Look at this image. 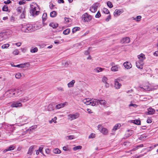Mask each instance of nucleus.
I'll use <instances>...</instances> for the list:
<instances>
[{
    "mask_svg": "<svg viewBox=\"0 0 158 158\" xmlns=\"http://www.w3.org/2000/svg\"><path fill=\"white\" fill-rule=\"evenodd\" d=\"M104 70V68H102L100 67H97L95 68L94 69L95 71H96L98 73L102 72Z\"/></svg>",
    "mask_w": 158,
    "mask_h": 158,
    "instance_id": "7c9ffc66",
    "label": "nucleus"
},
{
    "mask_svg": "<svg viewBox=\"0 0 158 158\" xmlns=\"http://www.w3.org/2000/svg\"><path fill=\"white\" fill-rule=\"evenodd\" d=\"M34 28L32 25L31 24H22L21 27V30L23 32L28 33L34 30Z\"/></svg>",
    "mask_w": 158,
    "mask_h": 158,
    "instance_id": "f03ea898",
    "label": "nucleus"
},
{
    "mask_svg": "<svg viewBox=\"0 0 158 158\" xmlns=\"http://www.w3.org/2000/svg\"><path fill=\"white\" fill-rule=\"evenodd\" d=\"M14 92L15 93L14 96L16 97L19 96L21 94L22 91L21 90L19 89H14Z\"/></svg>",
    "mask_w": 158,
    "mask_h": 158,
    "instance_id": "4468645a",
    "label": "nucleus"
},
{
    "mask_svg": "<svg viewBox=\"0 0 158 158\" xmlns=\"http://www.w3.org/2000/svg\"><path fill=\"white\" fill-rule=\"evenodd\" d=\"M132 122L135 124L139 125L140 124V121L139 120L135 119Z\"/></svg>",
    "mask_w": 158,
    "mask_h": 158,
    "instance_id": "2f4dec72",
    "label": "nucleus"
},
{
    "mask_svg": "<svg viewBox=\"0 0 158 158\" xmlns=\"http://www.w3.org/2000/svg\"><path fill=\"white\" fill-rule=\"evenodd\" d=\"M22 9L23 8L22 7H19L16 10L18 12L20 13L22 12Z\"/></svg>",
    "mask_w": 158,
    "mask_h": 158,
    "instance_id": "3c124183",
    "label": "nucleus"
},
{
    "mask_svg": "<svg viewBox=\"0 0 158 158\" xmlns=\"http://www.w3.org/2000/svg\"><path fill=\"white\" fill-rule=\"evenodd\" d=\"M57 119V118L56 117H55L54 118L52 119L49 121V122L50 123H52L53 122L54 123H56V120Z\"/></svg>",
    "mask_w": 158,
    "mask_h": 158,
    "instance_id": "58836bf2",
    "label": "nucleus"
},
{
    "mask_svg": "<svg viewBox=\"0 0 158 158\" xmlns=\"http://www.w3.org/2000/svg\"><path fill=\"white\" fill-rule=\"evenodd\" d=\"M9 46V44H6L3 45L2 46V48L3 49L6 48H8Z\"/></svg>",
    "mask_w": 158,
    "mask_h": 158,
    "instance_id": "de8ad7c7",
    "label": "nucleus"
},
{
    "mask_svg": "<svg viewBox=\"0 0 158 158\" xmlns=\"http://www.w3.org/2000/svg\"><path fill=\"white\" fill-rule=\"evenodd\" d=\"M98 104V99H92L91 100L90 105L92 106H95Z\"/></svg>",
    "mask_w": 158,
    "mask_h": 158,
    "instance_id": "1a4fd4ad",
    "label": "nucleus"
},
{
    "mask_svg": "<svg viewBox=\"0 0 158 158\" xmlns=\"http://www.w3.org/2000/svg\"><path fill=\"white\" fill-rule=\"evenodd\" d=\"M136 65L138 69H141L143 68V63L142 62L137 61L136 63Z\"/></svg>",
    "mask_w": 158,
    "mask_h": 158,
    "instance_id": "9b49d317",
    "label": "nucleus"
},
{
    "mask_svg": "<svg viewBox=\"0 0 158 158\" xmlns=\"http://www.w3.org/2000/svg\"><path fill=\"white\" fill-rule=\"evenodd\" d=\"M129 106H133L134 107H137V105L135 104H131L129 105Z\"/></svg>",
    "mask_w": 158,
    "mask_h": 158,
    "instance_id": "6e6d98bb",
    "label": "nucleus"
},
{
    "mask_svg": "<svg viewBox=\"0 0 158 158\" xmlns=\"http://www.w3.org/2000/svg\"><path fill=\"white\" fill-rule=\"evenodd\" d=\"M128 133L127 134L128 137L132 135L133 133V131L131 130H127Z\"/></svg>",
    "mask_w": 158,
    "mask_h": 158,
    "instance_id": "a18cd8bd",
    "label": "nucleus"
},
{
    "mask_svg": "<svg viewBox=\"0 0 158 158\" xmlns=\"http://www.w3.org/2000/svg\"><path fill=\"white\" fill-rule=\"evenodd\" d=\"M57 13L56 11H53L50 13V16L51 17H54L56 16Z\"/></svg>",
    "mask_w": 158,
    "mask_h": 158,
    "instance_id": "c85d7f7f",
    "label": "nucleus"
},
{
    "mask_svg": "<svg viewBox=\"0 0 158 158\" xmlns=\"http://www.w3.org/2000/svg\"><path fill=\"white\" fill-rule=\"evenodd\" d=\"M141 16L140 15H139L137 16L136 18H133V19L136 20L137 22H139L141 20Z\"/></svg>",
    "mask_w": 158,
    "mask_h": 158,
    "instance_id": "c756f323",
    "label": "nucleus"
},
{
    "mask_svg": "<svg viewBox=\"0 0 158 158\" xmlns=\"http://www.w3.org/2000/svg\"><path fill=\"white\" fill-rule=\"evenodd\" d=\"M42 19L43 21H44L47 18V14L46 13H44L42 16Z\"/></svg>",
    "mask_w": 158,
    "mask_h": 158,
    "instance_id": "e433bc0d",
    "label": "nucleus"
},
{
    "mask_svg": "<svg viewBox=\"0 0 158 158\" xmlns=\"http://www.w3.org/2000/svg\"><path fill=\"white\" fill-rule=\"evenodd\" d=\"M107 5L110 8H111L113 7V5L112 3L109 1L107 2Z\"/></svg>",
    "mask_w": 158,
    "mask_h": 158,
    "instance_id": "09e8293b",
    "label": "nucleus"
},
{
    "mask_svg": "<svg viewBox=\"0 0 158 158\" xmlns=\"http://www.w3.org/2000/svg\"><path fill=\"white\" fill-rule=\"evenodd\" d=\"M64 20L66 22L68 23L69 22L70 19L69 18H64Z\"/></svg>",
    "mask_w": 158,
    "mask_h": 158,
    "instance_id": "338daca9",
    "label": "nucleus"
},
{
    "mask_svg": "<svg viewBox=\"0 0 158 158\" xmlns=\"http://www.w3.org/2000/svg\"><path fill=\"white\" fill-rule=\"evenodd\" d=\"M58 24L56 23H51L49 24V26L52 27L53 28H55L58 26Z\"/></svg>",
    "mask_w": 158,
    "mask_h": 158,
    "instance_id": "412c9836",
    "label": "nucleus"
},
{
    "mask_svg": "<svg viewBox=\"0 0 158 158\" xmlns=\"http://www.w3.org/2000/svg\"><path fill=\"white\" fill-rule=\"evenodd\" d=\"M84 44V42H81V43H78L77 45L78 47L80 46V48H81L82 47V46H83ZM78 48H79V47H78Z\"/></svg>",
    "mask_w": 158,
    "mask_h": 158,
    "instance_id": "37998d69",
    "label": "nucleus"
},
{
    "mask_svg": "<svg viewBox=\"0 0 158 158\" xmlns=\"http://www.w3.org/2000/svg\"><path fill=\"white\" fill-rule=\"evenodd\" d=\"M26 65L25 64H18L16 65L15 66V67H18V68H24L25 66Z\"/></svg>",
    "mask_w": 158,
    "mask_h": 158,
    "instance_id": "a19ab883",
    "label": "nucleus"
},
{
    "mask_svg": "<svg viewBox=\"0 0 158 158\" xmlns=\"http://www.w3.org/2000/svg\"><path fill=\"white\" fill-rule=\"evenodd\" d=\"M111 19V16L110 15H108L106 19V20L107 22H108Z\"/></svg>",
    "mask_w": 158,
    "mask_h": 158,
    "instance_id": "bf43d9fd",
    "label": "nucleus"
},
{
    "mask_svg": "<svg viewBox=\"0 0 158 158\" xmlns=\"http://www.w3.org/2000/svg\"><path fill=\"white\" fill-rule=\"evenodd\" d=\"M118 65H115L114 66H112L111 68V70L114 72L117 71L118 70Z\"/></svg>",
    "mask_w": 158,
    "mask_h": 158,
    "instance_id": "4be33fe9",
    "label": "nucleus"
},
{
    "mask_svg": "<svg viewBox=\"0 0 158 158\" xmlns=\"http://www.w3.org/2000/svg\"><path fill=\"white\" fill-rule=\"evenodd\" d=\"M70 32V30L69 29H67L64 30L63 32V33L64 35H67L69 34Z\"/></svg>",
    "mask_w": 158,
    "mask_h": 158,
    "instance_id": "4c0bfd02",
    "label": "nucleus"
},
{
    "mask_svg": "<svg viewBox=\"0 0 158 158\" xmlns=\"http://www.w3.org/2000/svg\"><path fill=\"white\" fill-rule=\"evenodd\" d=\"M138 57L139 59V61L143 62V60L145 59V55L143 53H141L140 55H138Z\"/></svg>",
    "mask_w": 158,
    "mask_h": 158,
    "instance_id": "2eb2a0df",
    "label": "nucleus"
},
{
    "mask_svg": "<svg viewBox=\"0 0 158 158\" xmlns=\"http://www.w3.org/2000/svg\"><path fill=\"white\" fill-rule=\"evenodd\" d=\"M98 129L104 135H106L108 133V131L107 129L103 127L101 125H99L98 126Z\"/></svg>",
    "mask_w": 158,
    "mask_h": 158,
    "instance_id": "20e7f679",
    "label": "nucleus"
},
{
    "mask_svg": "<svg viewBox=\"0 0 158 158\" xmlns=\"http://www.w3.org/2000/svg\"><path fill=\"white\" fill-rule=\"evenodd\" d=\"M24 76V75L22 74H21V73H17L15 75V77L16 78L19 79L21 77Z\"/></svg>",
    "mask_w": 158,
    "mask_h": 158,
    "instance_id": "cd10ccee",
    "label": "nucleus"
},
{
    "mask_svg": "<svg viewBox=\"0 0 158 158\" xmlns=\"http://www.w3.org/2000/svg\"><path fill=\"white\" fill-rule=\"evenodd\" d=\"M75 82V81L74 80H72L67 85L68 87L70 88L73 87Z\"/></svg>",
    "mask_w": 158,
    "mask_h": 158,
    "instance_id": "393cba45",
    "label": "nucleus"
},
{
    "mask_svg": "<svg viewBox=\"0 0 158 158\" xmlns=\"http://www.w3.org/2000/svg\"><path fill=\"white\" fill-rule=\"evenodd\" d=\"M68 119L72 120L78 118L79 117V115L78 113H76L75 114H70L68 115Z\"/></svg>",
    "mask_w": 158,
    "mask_h": 158,
    "instance_id": "423d86ee",
    "label": "nucleus"
},
{
    "mask_svg": "<svg viewBox=\"0 0 158 158\" xmlns=\"http://www.w3.org/2000/svg\"><path fill=\"white\" fill-rule=\"evenodd\" d=\"M101 16V14L100 12L98 11L97 12V14L95 15V17L96 18H99Z\"/></svg>",
    "mask_w": 158,
    "mask_h": 158,
    "instance_id": "5fc2aeb1",
    "label": "nucleus"
},
{
    "mask_svg": "<svg viewBox=\"0 0 158 158\" xmlns=\"http://www.w3.org/2000/svg\"><path fill=\"white\" fill-rule=\"evenodd\" d=\"M47 109L48 110L51 111L54 110V107L52 105L50 104L48 106Z\"/></svg>",
    "mask_w": 158,
    "mask_h": 158,
    "instance_id": "b1692460",
    "label": "nucleus"
},
{
    "mask_svg": "<svg viewBox=\"0 0 158 158\" xmlns=\"http://www.w3.org/2000/svg\"><path fill=\"white\" fill-rule=\"evenodd\" d=\"M101 105H103L104 106H105L106 105L107 102L106 101L104 100H99L98 99V104Z\"/></svg>",
    "mask_w": 158,
    "mask_h": 158,
    "instance_id": "a211bd4d",
    "label": "nucleus"
},
{
    "mask_svg": "<svg viewBox=\"0 0 158 158\" xmlns=\"http://www.w3.org/2000/svg\"><path fill=\"white\" fill-rule=\"evenodd\" d=\"M154 55L155 56H158V51H156L154 53Z\"/></svg>",
    "mask_w": 158,
    "mask_h": 158,
    "instance_id": "774afa93",
    "label": "nucleus"
},
{
    "mask_svg": "<svg viewBox=\"0 0 158 158\" xmlns=\"http://www.w3.org/2000/svg\"><path fill=\"white\" fill-rule=\"evenodd\" d=\"M91 100L89 98L84 99L83 100V102L87 105H90Z\"/></svg>",
    "mask_w": 158,
    "mask_h": 158,
    "instance_id": "6ab92c4d",
    "label": "nucleus"
},
{
    "mask_svg": "<svg viewBox=\"0 0 158 158\" xmlns=\"http://www.w3.org/2000/svg\"><path fill=\"white\" fill-rule=\"evenodd\" d=\"M147 122L148 123H152V121L151 119H150V118H148V119L147 120Z\"/></svg>",
    "mask_w": 158,
    "mask_h": 158,
    "instance_id": "69168bd1",
    "label": "nucleus"
},
{
    "mask_svg": "<svg viewBox=\"0 0 158 158\" xmlns=\"http://www.w3.org/2000/svg\"><path fill=\"white\" fill-rule=\"evenodd\" d=\"M123 11L120 10L116 9L114 12V15L115 16L117 17L122 14Z\"/></svg>",
    "mask_w": 158,
    "mask_h": 158,
    "instance_id": "dca6fc26",
    "label": "nucleus"
},
{
    "mask_svg": "<svg viewBox=\"0 0 158 158\" xmlns=\"http://www.w3.org/2000/svg\"><path fill=\"white\" fill-rule=\"evenodd\" d=\"M43 149V147H40L39 148L38 150L39 152H40L41 153H42V150Z\"/></svg>",
    "mask_w": 158,
    "mask_h": 158,
    "instance_id": "13d9d810",
    "label": "nucleus"
},
{
    "mask_svg": "<svg viewBox=\"0 0 158 158\" xmlns=\"http://www.w3.org/2000/svg\"><path fill=\"white\" fill-rule=\"evenodd\" d=\"M66 138L67 139H72L75 138V137L73 135H70L66 136Z\"/></svg>",
    "mask_w": 158,
    "mask_h": 158,
    "instance_id": "f704fd0d",
    "label": "nucleus"
},
{
    "mask_svg": "<svg viewBox=\"0 0 158 158\" xmlns=\"http://www.w3.org/2000/svg\"><path fill=\"white\" fill-rule=\"evenodd\" d=\"M45 152L47 154H49L50 153V151L49 149L48 148L45 150Z\"/></svg>",
    "mask_w": 158,
    "mask_h": 158,
    "instance_id": "e2e57ef3",
    "label": "nucleus"
},
{
    "mask_svg": "<svg viewBox=\"0 0 158 158\" xmlns=\"http://www.w3.org/2000/svg\"><path fill=\"white\" fill-rule=\"evenodd\" d=\"M29 100V98L27 97H25L22 98L20 99V101L23 102H25Z\"/></svg>",
    "mask_w": 158,
    "mask_h": 158,
    "instance_id": "ea45409f",
    "label": "nucleus"
},
{
    "mask_svg": "<svg viewBox=\"0 0 158 158\" xmlns=\"http://www.w3.org/2000/svg\"><path fill=\"white\" fill-rule=\"evenodd\" d=\"M82 148V147L81 146H78L75 147L73 148L74 151H75L78 149H81Z\"/></svg>",
    "mask_w": 158,
    "mask_h": 158,
    "instance_id": "c9c22d12",
    "label": "nucleus"
},
{
    "mask_svg": "<svg viewBox=\"0 0 158 158\" xmlns=\"http://www.w3.org/2000/svg\"><path fill=\"white\" fill-rule=\"evenodd\" d=\"M103 11L104 13L106 14H108L109 13V10L106 8H104Z\"/></svg>",
    "mask_w": 158,
    "mask_h": 158,
    "instance_id": "603ef678",
    "label": "nucleus"
},
{
    "mask_svg": "<svg viewBox=\"0 0 158 158\" xmlns=\"http://www.w3.org/2000/svg\"><path fill=\"white\" fill-rule=\"evenodd\" d=\"M130 40L129 37H126L123 38L121 40V42L123 44L128 43L130 42Z\"/></svg>",
    "mask_w": 158,
    "mask_h": 158,
    "instance_id": "f8f14e48",
    "label": "nucleus"
},
{
    "mask_svg": "<svg viewBox=\"0 0 158 158\" xmlns=\"http://www.w3.org/2000/svg\"><path fill=\"white\" fill-rule=\"evenodd\" d=\"M121 85V84L119 83L118 79L115 80L114 81V87L116 89H119Z\"/></svg>",
    "mask_w": 158,
    "mask_h": 158,
    "instance_id": "ddd939ff",
    "label": "nucleus"
},
{
    "mask_svg": "<svg viewBox=\"0 0 158 158\" xmlns=\"http://www.w3.org/2000/svg\"><path fill=\"white\" fill-rule=\"evenodd\" d=\"M121 126L120 124H116L112 130L114 131H115L117 129L119 128Z\"/></svg>",
    "mask_w": 158,
    "mask_h": 158,
    "instance_id": "5701e85b",
    "label": "nucleus"
},
{
    "mask_svg": "<svg viewBox=\"0 0 158 158\" xmlns=\"http://www.w3.org/2000/svg\"><path fill=\"white\" fill-rule=\"evenodd\" d=\"M4 2L5 4H9L11 2L10 0H7V1H5Z\"/></svg>",
    "mask_w": 158,
    "mask_h": 158,
    "instance_id": "680f3d73",
    "label": "nucleus"
},
{
    "mask_svg": "<svg viewBox=\"0 0 158 158\" xmlns=\"http://www.w3.org/2000/svg\"><path fill=\"white\" fill-rule=\"evenodd\" d=\"M82 19L84 22H88L91 20V16L87 13H85L82 16Z\"/></svg>",
    "mask_w": 158,
    "mask_h": 158,
    "instance_id": "7ed1b4c3",
    "label": "nucleus"
},
{
    "mask_svg": "<svg viewBox=\"0 0 158 158\" xmlns=\"http://www.w3.org/2000/svg\"><path fill=\"white\" fill-rule=\"evenodd\" d=\"M99 5L98 3H95L91 6L90 8V11L92 12H95L97 11L98 7Z\"/></svg>",
    "mask_w": 158,
    "mask_h": 158,
    "instance_id": "39448f33",
    "label": "nucleus"
},
{
    "mask_svg": "<svg viewBox=\"0 0 158 158\" xmlns=\"http://www.w3.org/2000/svg\"><path fill=\"white\" fill-rule=\"evenodd\" d=\"M95 137V134L94 133H92L90 134L89 136V138L91 139V138H94Z\"/></svg>",
    "mask_w": 158,
    "mask_h": 158,
    "instance_id": "8fccbe9b",
    "label": "nucleus"
},
{
    "mask_svg": "<svg viewBox=\"0 0 158 158\" xmlns=\"http://www.w3.org/2000/svg\"><path fill=\"white\" fill-rule=\"evenodd\" d=\"M8 7L6 5H4L2 7V10L3 11H8Z\"/></svg>",
    "mask_w": 158,
    "mask_h": 158,
    "instance_id": "c03bdc74",
    "label": "nucleus"
},
{
    "mask_svg": "<svg viewBox=\"0 0 158 158\" xmlns=\"http://www.w3.org/2000/svg\"><path fill=\"white\" fill-rule=\"evenodd\" d=\"M138 149L137 148V146H135L130 151L131 152L134 151H135L137 150Z\"/></svg>",
    "mask_w": 158,
    "mask_h": 158,
    "instance_id": "0e129e2a",
    "label": "nucleus"
},
{
    "mask_svg": "<svg viewBox=\"0 0 158 158\" xmlns=\"http://www.w3.org/2000/svg\"><path fill=\"white\" fill-rule=\"evenodd\" d=\"M22 106V104L21 102H15L11 104V107H18L21 106Z\"/></svg>",
    "mask_w": 158,
    "mask_h": 158,
    "instance_id": "6e6552de",
    "label": "nucleus"
},
{
    "mask_svg": "<svg viewBox=\"0 0 158 158\" xmlns=\"http://www.w3.org/2000/svg\"><path fill=\"white\" fill-rule=\"evenodd\" d=\"M38 51V48L37 47L35 48H32L30 50V52L32 53H35L37 52Z\"/></svg>",
    "mask_w": 158,
    "mask_h": 158,
    "instance_id": "72a5a7b5",
    "label": "nucleus"
},
{
    "mask_svg": "<svg viewBox=\"0 0 158 158\" xmlns=\"http://www.w3.org/2000/svg\"><path fill=\"white\" fill-rule=\"evenodd\" d=\"M65 103H61L59 104L56 106V109H60L64 106Z\"/></svg>",
    "mask_w": 158,
    "mask_h": 158,
    "instance_id": "aec40b11",
    "label": "nucleus"
},
{
    "mask_svg": "<svg viewBox=\"0 0 158 158\" xmlns=\"http://www.w3.org/2000/svg\"><path fill=\"white\" fill-rule=\"evenodd\" d=\"M30 13L33 16L38 15L40 13V9L39 6L36 4L30 5Z\"/></svg>",
    "mask_w": 158,
    "mask_h": 158,
    "instance_id": "f257e3e1",
    "label": "nucleus"
},
{
    "mask_svg": "<svg viewBox=\"0 0 158 158\" xmlns=\"http://www.w3.org/2000/svg\"><path fill=\"white\" fill-rule=\"evenodd\" d=\"M19 53V51L18 50H16L13 52V53L15 55H18Z\"/></svg>",
    "mask_w": 158,
    "mask_h": 158,
    "instance_id": "052dcab7",
    "label": "nucleus"
},
{
    "mask_svg": "<svg viewBox=\"0 0 158 158\" xmlns=\"http://www.w3.org/2000/svg\"><path fill=\"white\" fill-rule=\"evenodd\" d=\"M80 29V28L78 27H74L72 30V31L73 33H74L76 32L77 31H78Z\"/></svg>",
    "mask_w": 158,
    "mask_h": 158,
    "instance_id": "473e14b6",
    "label": "nucleus"
},
{
    "mask_svg": "<svg viewBox=\"0 0 158 158\" xmlns=\"http://www.w3.org/2000/svg\"><path fill=\"white\" fill-rule=\"evenodd\" d=\"M107 80V78L105 77H104L102 79V81L105 83H106V81Z\"/></svg>",
    "mask_w": 158,
    "mask_h": 158,
    "instance_id": "864d4df0",
    "label": "nucleus"
},
{
    "mask_svg": "<svg viewBox=\"0 0 158 158\" xmlns=\"http://www.w3.org/2000/svg\"><path fill=\"white\" fill-rule=\"evenodd\" d=\"M34 149V146H31L29 149L28 151L27 152V154L30 155H31L32 153V151Z\"/></svg>",
    "mask_w": 158,
    "mask_h": 158,
    "instance_id": "a878e982",
    "label": "nucleus"
},
{
    "mask_svg": "<svg viewBox=\"0 0 158 158\" xmlns=\"http://www.w3.org/2000/svg\"><path fill=\"white\" fill-rule=\"evenodd\" d=\"M53 152L55 154H60L61 151L58 148H55L53 150Z\"/></svg>",
    "mask_w": 158,
    "mask_h": 158,
    "instance_id": "bb28decb",
    "label": "nucleus"
},
{
    "mask_svg": "<svg viewBox=\"0 0 158 158\" xmlns=\"http://www.w3.org/2000/svg\"><path fill=\"white\" fill-rule=\"evenodd\" d=\"M15 148V147L13 145H10L9 146V147L7 148V150L8 151H11L13 150Z\"/></svg>",
    "mask_w": 158,
    "mask_h": 158,
    "instance_id": "49530a36",
    "label": "nucleus"
},
{
    "mask_svg": "<svg viewBox=\"0 0 158 158\" xmlns=\"http://www.w3.org/2000/svg\"><path fill=\"white\" fill-rule=\"evenodd\" d=\"M123 65L125 68L127 69H131L132 66L131 63L128 61L124 62L123 64Z\"/></svg>",
    "mask_w": 158,
    "mask_h": 158,
    "instance_id": "9d476101",
    "label": "nucleus"
},
{
    "mask_svg": "<svg viewBox=\"0 0 158 158\" xmlns=\"http://www.w3.org/2000/svg\"><path fill=\"white\" fill-rule=\"evenodd\" d=\"M145 88H143L144 89L148 90V91H149L150 90V88L149 86H146L144 87Z\"/></svg>",
    "mask_w": 158,
    "mask_h": 158,
    "instance_id": "4d7b16f0",
    "label": "nucleus"
},
{
    "mask_svg": "<svg viewBox=\"0 0 158 158\" xmlns=\"http://www.w3.org/2000/svg\"><path fill=\"white\" fill-rule=\"evenodd\" d=\"M25 12H25V10H24L22 11V13L21 15V16H20V17H21V18L23 19V18H25Z\"/></svg>",
    "mask_w": 158,
    "mask_h": 158,
    "instance_id": "79ce46f5",
    "label": "nucleus"
},
{
    "mask_svg": "<svg viewBox=\"0 0 158 158\" xmlns=\"http://www.w3.org/2000/svg\"><path fill=\"white\" fill-rule=\"evenodd\" d=\"M14 89H11L10 90L8 91H7L6 92V93L8 94H9L10 95L9 96L10 97H13L14 96V95H15V93L14 92Z\"/></svg>",
    "mask_w": 158,
    "mask_h": 158,
    "instance_id": "f3484780",
    "label": "nucleus"
},
{
    "mask_svg": "<svg viewBox=\"0 0 158 158\" xmlns=\"http://www.w3.org/2000/svg\"><path fill=\"white\" fill-rule=\"evenodd\" d=\"M148 111L145 112L146 115H152L155 113V110L151 107L148 108L147 109Z\"/></svg>",
    "mask_w": 158,
    "mask_h": 158,
    "instance_id": "0eeeda50",
    "label": "nucleus"
}]
</instances>
